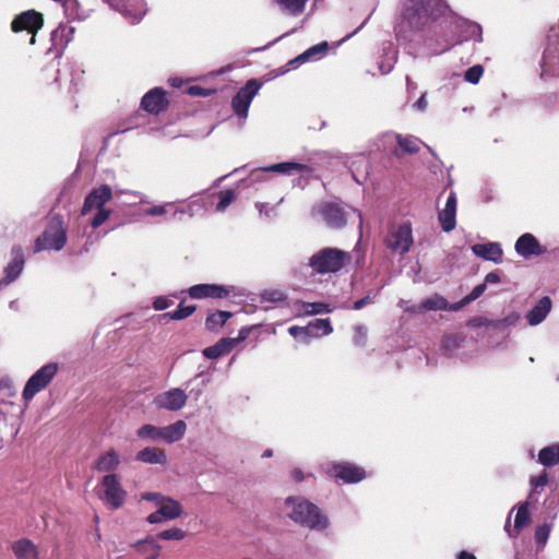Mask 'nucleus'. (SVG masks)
<instances>
[{
	"instance_id": "774afa93",
	"label": "nucleus",
	"mask_w": 559,
	"mask_h": 559,
	"mask_svg": "<svg viewBox=\"0 0 559 559\" xmlns=\"http://www.w3.org/2000/svg\"><path fill=\"white\" fill-rule=\"evenodd\" d=\"M263 298L271 302H277V301H284L286 299V296L284 293H282L280 290H272V292H266L263 295Z\"/></svg>"
},
{
	"instance_id": "cd10ccee",
	"label": "nucleus",
	"mask_w": 559,
	"mask_h": 559,
	"mask_svg": "<svg viewBox=\"0 0 559 559\" xmlns=\"http://www.w3.org/2000/svg\"><path fill=\"white\" fill-rule=\"evenodd\" d=\"M187 424L185 420H177L168 426L163 427V441L166 443H175L181 440L186 433Z\"/></svg>"
},
{
	"instance_id": "473e14b6",
	"label": "nucleus",
	"mask_w": 559,
	"mask_h": 559,
	"mask_svg": "<svg viewBox=\"0 0 559 559\" xmlns=\"http://www.w3.org/2000/svg\"><path fill=\"white\" fill-rule=\"evenodd\" d=\"M133 547L138 552L145 555L146 559H156L160 550V546L154 536H147L142 540H138Z\"/></svg>"
},
{
	"instance_id": "7ed1b4c3",
	"label": "nucleus",
	"mask_w": 559,
	"mask_h": 559,
	"mask_svg": "<svg viewBox=\"0 0 559 559\" xmlns=\"http://www.w3.org/2000/svg\"><path fill=\"white\" fill-rule=\"evenodd\" d=\"M476 352V341L464 332L451 333L442 337L441 353L448 359L468 364L475 358Z\"/></svg>"
},
{
	"instance_id": "c03bdc74",
	"label": "nucleus",
	"mask_w": 559,
	"mask_h": 559,
	"mask_svg": "<svg viewBox=\"0 0 559 559\" xmlns=\"http://www.w3.org/2000/svg\"><path fill=\"white\" fill-rule=\"evenodd\" d=\"M197 310L195 305H183V302H180L176 310L165 313V317H169L171 320H183L191 314H193Z\"/></svg>"
},
{
	"instance_id": "bf43d9fd",
	"label": "nucleus",
	"mask_w": 559,
	"mask_h": 559,
	"mask_svg": "<svg viewBox=\"0 0 559 559\" xmlns=\"http://www.w3.org/2000/svg\"><path fill=\"white\" fill-rule=\"evenodd\" d=\"M307 60L305 58V55L304 52L298 55L297 57L293 58L292 60H289L284 68H281L280 69V74H285L287 73L288 71H290L292 69H296L297 67H299L300 64H304L306 63Z\"/></svg>"
},
{
	"instance_id": "bb28decb",
	"label": "nucleus",
	"mask_w": 559,
	"mask_h": 559,
	"mask_svg": "<svg viewBox=\"0 0 559 559\" xmlns=\"http://www.w3.org/2000/svg\"><path fill=\"white\" fill-rule=\"evenodd\" d=\"M75 28L73 26L60 23L59 26L51 32L50 40L55 48L64 49L72 40Z\"/></svg>"
},
{
	"instance_id": "13d9d810",
	"label": "nucleus",
	"mask_w": 559,
	"mask_h": 559,
	"mask_svg": "<svg viewBox=\"0 0 559 559\" xmlns=\"http://www.w3.org/2000/svg\"><path fill=\"white\" fill-rule=\"evenodd\" d=\"M288 333L293 337L298 338V340L302 341L304 343H309L307 325H305V326L293 325L288 329Z\"/></svg>"
},
{
	"instance_id": "423d86ee",
	"label": "nucleus",
	"mask_w": 559,
	"mask_h": 559,
	"mask_svg": "<svg viewBox=\"0 0 559 559\" xmlns=\"http://www.w3.org/2000/svg\"><path fill=\"white\" fill-rule=\"evenodd\" d=\"M384 243L392 253L403 257L409 252L414 243L412 223L406 221L399 226H392L384 237Z\"/></svg>"
},
{
	"instance_id": "20e7f679",
	"label": "nucleus",
	"mask_w": 559,
	"mask_h": 559,
	"mask_svg": "<svg viewBox=\"0 0 559 559\" xmlns=\"http://www.w3.org/2000/svg\"><path fill=\"white\" fill-rule=\"evenodd\" d=\"M67 230L60 215L50 218L43 234L35 241V251L55 250L60 251L67 243Z\"/></svg>"
},
{
	"instance_id": "4be33fe9",
	"label": "nucleus",
	"mask_w": 559,
	"mask_h": 559,
	"mask_svg": "<svg viewBox=\"0 0 559 559\" xmlns=\"http://www.w3.org/2000/svg\"><path fill=\"white\" fill-rule=\"evenodd\" d=\"M456 194L454 191H451L448 195L444 209L438 213V221L444 233L452 231L456 226Z\"/></svg>"
},
{
	"instance_id": "c85d7f7f",
	"label": "nucleus",
	"mask_w": 559,
	"mask_h": 559,
	"mask_svg": "<svg viewBox=\"0 0 559 559\" xmlns=\"http://www.w3.org/2000/svg\"><path fill=\"white\" fill-rule=\"evenodd\" d=\"M12 550L16 559H38L36 546L27 538L15 542Z\"/></svg>"
},
{
	"instance_id": "393cba45",
	"label": "nucleus",
	"mask_w": 559,
	"mask_h": 559,
	"mask_svg": "<svg viewBox=\"0 0 559 559\" xmlns=\"http://www.w3.org/2000/svg\"><path fill=\"white\" fill-rule=\"evenodd\" d=\"M397 61V50L392 41H384L382 44V56L378 63V68L382 74L390 73Z\"/></svg>"
},
{
	"instance_id": "4468645a",
	"label": "nucleus",
	"mask_w": 559,
	"mask_h": 559,
	"mask_svg": "<svg viewBox=\"0 0 559 559\" xmlns=\"http://www.w3.org/2000/svg\"><path fill=\"white\" fill-rule=\"evenodd\" d=\"M110 8L120 12L131 24H138L146 13L144 0H133V3L123 0H105Z\"/></svg>"
},
{
	"instance_id": "a18cd8bd",
	"label": "nucleus",
	"mask_w": 559,
	"mask_h": 559,
	"mask_svg": "<svg viewBox=\"0 0 559 559\" xmlns=\"http://www.w3.org/2000/svg\"><path fill=\"white\" fill-rule=\"evenodd\" d=\"M397 144L403 152L414 154L419 151L418 140L413 136L396 135Z\"/></svg>"
},
{
	"instance_id": "c756f323",
	"label": "nucleus",
	"mask_w": 559,
	"mask_h": 559,
	"mask_svg": "<svg viewBox=\"0 0 559 559\" xmlns=\"http://www.w3.org/2000/svg\"><path fill=\"white\" fill-rule=\"evenodd\" d=\"M120 464V459L115 450L102 454L95 463V469L100 473L114 472Z\"/></svg>"
},
{
	"instance_id": "603ef678",
	"label": "nucleus",
	"mask_w": 559,
	"mask_h": 559,
	"mask_svg": "<svg viewBox=\"0 0 559 559\" xmlns=\"http://www.w3.org/2000/svg\"><path fill=\"white\" fill-rule=\"evenodd\" d=\"M176 202H166L159 205H153L144 210V215L147 216H163L168 213L169 209H174Z\"/></svg>"
},
{
	"instance_id": "f3484780",
	"label": "nucleus",
	"mask_w": 559,
	"mask_h": 559,
	"mask_svg": "<svg viewBox=\"0 0 559 559\" xmlns=\"http://www.w3.org/2000/svg\"><path fill=\"white\" fill-rule=\"evenodd\" d=\"M188 396L183 390L175 388L155 396L154 404L158 408L177 412L187 403Z\"/></svg>"
},
{
	"instance_id": "a19ab883",
	"label": "nucleus",
	"mask_w": 559,
	"mask_h": 559,
	"mask_svg": "<svg viewBox=\"0 0 559 559\" xmlns=\"http://www.w3.org/2000/svg\"><path fill=\"white\" fill-rule=\"evenodd\" d=\"M520 320L521 316L518 312H511L501 319H492L491 329L500 332L509 331L514 328Z\"/></svg>"
},
{
	"instance_id": "6ab92c4d",
	"label": "nucleus",
	"mask_w": 559,
	"mask_h": 559,
	"mask_svg": "<svg viewBox=\"0 0 559 559\" xmlns=\"http://www.w3.org/2000/svg\"><path fill=\"white\" fill-rule=\"evenodd\" d=\"M167 107L166 91L162 87L152 88L141 99V108L153 115L163 112Z\"/></svg>"
},
{
	"instance_id": "aec40b11",
	"label": "nucleus",
	"mask_w": 559,
	"mask_h": 559,
	"mask_svg": "<svg viewBox=\"0 0 559 559\" xmlns=\"http://www.w3.org/2000/svg\"><path fill=\"white\" fill-rule=\"evenodd\" d=\"M319 213L325 224L333 229H340L346 224V213L338 204L325 202L319 207Z\"/></svg>"
},
{
	"instance_id": "680f3d73",
	"label": "nucleus",
	"mask_w": 559,
	"mask_h": 559,
	"mask_svg": "<svg viewBox=\"0 0 559 559\" xmlns=\"http://www.w3.org/2000/svg\"><path fill=\"white\" fill-rule=\"evenodd\" d=\"M548 484V474L546 471H544L538 476H533L530 479V485L532 487V490H535L539 487H545Z\"/></svg>"
},
{
	"instance_id": "a878e982",
	"label": "nucleus",
	"mask_w": 559,
	"mask_h": 559,
	"mask_svg": "<svg viewBox=\"0 0 559 559\" xmlns=\"http://www.w3.org/2000/svg\"><path fill=\"white\" fill-rule=\"evenodd\" d=\"M135 460L146 464H160L164 465L167 462L166 452L155 447H146L140 450Z\"/></svg>"
},
{
	"instance_id": "39448f33",
	"label": "nucleus",
	"mask_w": 559,
	"mask_h": 559,
	"mask_svg": "<svg viewBox=\"0 0 559 559\" xmlns=\"http://www.w3.org/2000/svg\"><path fill=\"white\" fill-rule=\"evenodd\" d=\"M345 258V251L326 247L312 254L308 265L317 274L336 273L344 266Z\"/></svg>"
},
{
	"instance_id": "4c0bfd02",
	"label": "nucleus",
	"mask_w": 559,
	"mask_h": 559,
	"mask_svg": "<svg viewBox=\"0 0 559 559\" xmlns=\"http://www.w3.org/2000/svg\"><path fill=\"white\" fill-rule=\"evenodd\" d=\"M204 206L203 201L199 199H192L189 203L182 206H177V203L174 206L173 217L179 221L182 219L183 215H188L189 217H193L195 213L202 210Z\"/></svg>"
},
{
	"instance_id": "79ce46f5",
	"label": "nucleus",
	"mask_w": 559,
	"mask_h": 559,
	"mask_svg": "<svg viewBox=\"0 0 559 559\" xmlns=\"http://www.w3.org/2000/svg\"><path fill=\"white\" fill-rule=\"evenodd\" d=\"M329 50V43L321 41L304 51L307 62L322 59Z\"/></svg>"
},
{
	"instance_id": "ddd939ff",
	"label": "nucleus",
	"mask_w": 559,
	"mask_h": 559,
	"mask_svg": "<svg viewBox=\"0 0 559 559\" xmlns=\"http://www.w3.org/2000/svg\"><path fill=\"white\" fill-rule=\"evenodd\" d=\"M44 25L43 14L35 10H27L15 16L11 23L14 33L27 31L32 34L31 44H35V34Z\"/></svg>"
},
{
	"instance_id": "f03ea898",
	"label": "nucleus",
	"mask_w": 559,
	"mask_h": 559,
	"mask_svg": "<svg viewBox=\"0 0 559 559\" xmlns=\"http://www.w3.org/2000/svg\"><path fill=\"white\" fill-rule=\"evenodd\" d=\"M285 504L292 508L288 516L304 527L323 532L330 526L328 515L317 504L302 497H288Z\"/></svg>"
},
{
	"instance_id": "052dcab7",
	"label": "nucleus",
	"mask_w": 559,
	"mask_h": 559,
	"mask_svg": "<svg viewBox=\"0 0 559 559\" xmlns=\"http://www.w3.org/2000/svg\"><path fill=\"white\" fill-rule=\"evenodd\" d=\"M167 496H164L159 492H144L142 493L141 496V499L142 500H146V501H153L155 502L157 509L159 508V506L163 503V502H166L167 501Z\"/></svg>"
},
{
	"instance_id": "4d7b16f0",
	"label": "nucleus",
	"mask_w": 559,
	"mask_h": 559,
	"mask_svg": "<svg viewBox=\"0 0 559 559\" xmlns=\"http://www.w3.org/2000/svg\"><path fill=\"white\" fill-rule=\"evenodd\" d=\"M187 93L194 97H207L215 93V90L205 88L200 85H191L187 88Z\"/></svg>"
},
{
	"instance_id": "b1692460",
	"label": "nucleus",
	"mask_w": 559,
	"mask_h": 559,
	"mask_svg": "<svg viewBox=\"0 0 559 559\" xmlns=\"http://www.w3.org/2000/svg\"><path fill=\"white\" fill-rule=\"evenodd\" d=\"M552 308V300L549 296L542 297L531 310L527 311L525 318L531 326L540 324Z\"/></svg>"
},
{
	"instance_id": "864d4df0",
	"label": "nucleus",
	"mask_w": 559,
	"mask_h": 559,
	"mask_svg": "<svg viewBox=\"0 0 559 559\" xmlns=\"http://www.w3.org/2000/svg\"><path fill=\"white\" fill-rule=\"evenodd\" d=\"M236 199V194L233 190H226L219 193V201L216 204L217 212H224L231 202Z\"/></svg>"
},
{
	"instance_id": "0e129e2a",
	"label": "nucleus",
	"mask_w": 559,
	"mask_h": 559,
	"mask_svg": "<svg viewBox=\"0 0 559 559\" xmlns=\"http://www.w3.org/2000/svg\"><path fill=\"white\" fill-rule=\"evenodd\" d=\"M367 340V329L364 325H357L355 328L354 343L357 346H364Z\"/></svg>"
},
{
	"instance_id": "412c9836",
	"label": "nucleus",
	"mask_w": 559,
	"mask_h": 559,
	"mask_svg": "<svg viewBox=\"0 0 559 559\" xmlns=\"http://www.w3.org/2000/svg\"><path fill=\"white\" fill-rule=\"evenodd\" d=\"M182 513V507L179 501L167 498L166 502H163L159 508L147 516V522L151 524H157L163 521L175 520Z\"/></svg>"
},
{
	"instance_id": "09e8293b",
	"label": "nucleus",
	"mask_w": 559,
	"mask_h": 559,
	"mask_svg": "<svg viewBox=\"0 0 559 559\" xmlns=\"http://www.w3.org/2000/svg\"><path fill=\"white\" fill-rule=\"evenodd\" d=\"M186 536V533L180 530V528H177V527H173V528H169V530H165V531H162L160 533H158L156 536H154L157 539H163V540H181L183 539Z\"/></svg>"
},
{
	"instance_id": "3c124183",
	"label": "nucleus",
	"mask_w": 559,
	"mask_h": 559,
	"mask_svg": "<svg viewBox=\"0 0 559 559\" xmlns=\"http://www.w3.org/2000/svg\"><path fill=\"white\" fill-rule=\"evenodd\" d=\"M484 73L481 64H475L464 72V79L471 84H477Z\"/></svg>"
},
{
	"instance_id": "37998d69",
	"label": "nucleus",
	"mask_w": 559,
	"mask_h": 559,
	"mask_svg": "<svg viewBox=\"0 0 559 559\" xmlns=\"http://www.w3.org/2000/svg\"><path fill=\"white\" fill-rule=\"evenodd\" d=\"M486 284L481 283L476 285L469 294H467L464 298H462L460 301L455 302V306L453 307L454 310H461L465 306L469 305L471 302L478 299L486 290Z\"/></svg>"
},
{
	"instance_id": "ea45409f",
	"label": "nucleus",
	"mask_w": 559,
	"mask_h": 559,
	"mask_svg": "<svg viewBox=\"0 0 559 559\" xmlns=\"http://www.w3.org/2000/svg\"><path fill=\"white\" fill-rule=\"evenodd\" d=\"M136 436L140 439L150 440L153 442L163 441V427L145 424L138 429Z\"/></svg>"
},
{
	"instance_id": "f704fd0d",
	"label": "nucleus",
	"mask_w": 559,
	"mask_h": 559,
	"mask_svg": "<svg viewBox=\"0 0 559 559\" xmlns=\"http://www.w3.org/2000/svg\"><path fill=\"white\" fill-rule=\"evenodd\" d=\"M455 306L454 304H450L443 296L441 295H433L431 297H428L421 301V309H426L427 311H439V310H447V311H453L456 310L453 309Z\"/></svg>"
},
{
	"instance_id": "9d476101",
	"label": "nucleus",
	"mask_w": 559,
	"mask_h": 559,
	"mask_svg": "<svg viewBox=\"0 0 559 559\" xmlns=\"http://www.w3.org/2000/svg\"><path fill=\"white\" fill-rule=\"evenodd\" d=\"M329 474L343 484H358L367 477L364 467L350 462L333 463L329 468Z\"/></svg>"
},
{
	"instance_id": "2f4dec72",
	"label": "nucleus",
	"mask_w": 559,
	"mask_h": 559,
	"mask_svg": "<svg viewBox=\"0 0 559 559\" xmlns=\"http://www.w3.org/2000/svg\"><path fill=\"white\" fill-rule=\"evenodd\" d=\"M308 338H318L333 332L330 319H313L307 324Z\"/></svg>"
},
{
	"instance_id": "e2e57ef3",
	"label": "nucleus",
	"mask_w": 559,
	"mask_h": 559,
	"mask_svg": "<svg viewBox=\"0 0 559 559\" xmlns=\"http://www.w3.org/2000/svg\"><path fill=\"white\" fill-rule=\"evenodd\" d=\"M173 305V300L169 299L167 296H158L155 297L153 300V308L156 311H162L167 308H169Z\"/></svg>"
},
{
	"instance_id": "58836bf2",
	"label": "nucleus",
	"mask_w": 559,
	"mask_h": 559,
	"mask_svg": "<svg viewBox=\"0 0 559 559\" xmlns=\"http://www.w3.org/2000/svg\"><path fill=\"white\" fill-rule=\"evenodd\" d=\"M514 509H516V514L514 519L515 528L521 532L525 526H527L531 523L532 520L528 510V502H520L515 507H513L511 511L513 512Z\"/></svg>"
},
{
	"instance_id": "6e6d98bb",
	"label": "nucleus",
	"mask_w": 559,
	"mask_h": 559,
	"mask_svg": "<svg viewBox=\"0 0 559 559\" xmlns=\"http://www.w3.org/2000/svg\"><path fill=\"white\" fill-rule=\"evenodd\" d=\"M549 535H550V525H548L547 523L538 525L535 530L536 543L542 546H544L547 543Z\"/></svg>"
},
{
	"instance_id": "0eeeda50",
	"label": "nucleus",
	"mask_w": 559,
	"mask_h": 559,
	"mask_svg": "<svg viewBox=\"0 0 559 559\" xmlns=\"http://www.w3.org/2000/svg\"><path fill=\"white\" fill-rule=\"evenodd\" d=\"M59 370L57 362H48L36 370L26 381L22 397L31 401L37 393L43 391L52 381Z\"/></svg>"
},
{
	"instance_id": "f8f14e48",
	"label": "nucleus",
	"mask_w": 559,
	"mask_h": 559,
	"mask_svg": "<svg viewBox=\"0 0 559 559\" xmlns=\"http://www.w3.org/2000/svg\"><path fill=\"white\" fill-rule=\"evenodd\" d=\"M102 485L104 487L103 500L114 510L121 508L124 503L127 492L122 488L116 474L106 475Z\"/></svg>"
},
{
	"instance_id": "9b49d317",
	"label": "nucleus",
	"mask_w": 559,
	"mask_h": 559,
	"mask_svg": "<svg viewBox=\"0 0 559 559\" xmlns=\"http://www.w3.org/2000/svg\"><path fill=\"white\" fill-rule=\"evenodd\" d=\"M25 266L24 250L15 245L10 251V261L3 269V277L0 280V289L14 283L22 274Z\"/></svg>"
},
{
	"instance_id": "dca6fc26",
	"label": "nucleus",
	"mask_w": 559,
	"mask_h": 559,
	"mask_svg": "<svg viewBox=\"0 0 559 559\" xmlns=\"http://www.w3.org/2000/svg\"><path fill=\"white\" fill-rule=\"evenodd\" d=\"M233 286L221 284H197L187 290L192 299L214 298L225 299L233 292Z\"/></svg>"
},
{
	"instance_id": "5fc2aeb1",
	"label": "nucleus",
	"mask_w": 559,
	"mask_h": 559,
	"mask_svg": "<svg viewBox=\"0 0 559 559\" xmlns=\"http://www.w3.org/2000/svg\"><path fill=\"white\" fill-rule=\"evenodd\" d=\"M110 215H111L110 209H107V207L98 209V210H96L95 215L92 217L90 225L93 228H98L109 218Z\"/></svg>"
},
{
	"instance_id": "f257e3e1",
	"label": "nucleus",
	"mask_w": 559,
	"mask_h": 559,
	"mask_svg": "<svg viewBox=\"0 0 559 559\" xmlns=\"http://www.w3.org/2000/svg\"><path fill=\"white\" fill-rule=\"evenodd\" d=\"M394 34L413 58L439 56L462 40L483 41L481 26L457 15L444 0H402Z\"/></svg>"
},
{
	"instance_id": "5701e85b",
	"label": "nucleus",
	"mask_w": 559,
	"mask_h": 559,
	"mask_svg": "<svg viewBox=\"0 0 559 559\" xmlns=\"http://www.w3.org/2000/svg\"><path fill=\"white\" fill-rule=\"evenodd\" d=\"M471 250L476 257L485 261H491L497 264L502 262L503 250L499 242L475 243L471 247Z\"/></svg>"
},
{
	"instance_id": "6e6552de",
	"label": "nucleus",
	"mask_w": 559,
	"mask_h": 559,
	"mask_svg": "<svg viewBox=\"0 0 559 559\" xmlns=\"http://www.w3.org/2000/svg\"><path fill=\"white\" fill-rule=\"evenodd\" d=\"M261 87L262 83L259 80L250 79L233 97L231 108L239 120L245 121L247 119L250 105Z\"/></svg>"
},
{
	"instance_id": "72a5a7b5",
	"label": "nucleus",
	"mask_w": 559,
	"mask_h": 559,
	"mask_svg": "<svg viewBox=\"0 0 559 559\" xmlns=\"http://www.w3.org/2000/svg\"><path fill=\"white\" fill-rule=\"evenodd\" d=\"M538 463L545 467H552L559 464V443L544 447L538 452Z\"/></svg>"
},
{
	"instance_id": "49530a36",
	"label": "nucleus",
	"mask_w": 559,
	"mask_h": 559,
	"mask_svg": "<svg viewBox=\"0 0 559 559\" xmlns=\"http://www.w3.org/2000/svg\"><path fill=\"white\" fill-rule=\"evenodd\" d=\"M293 15H298L305 10L306 0H275Z\"/></svg>"
},
{
	"instance_id": "de8ad7c7",
	"label": "nucleus",
	"mask_w": 559,
	"mask_h": 559,
	"mask_svg": "<svg viewBox=\"0 0 559 559\" xmlns=\"http://www.w3.org/2000/svg\"><path fill=\"white\" fill-rule=\"evenodd\" d=\"M304 311L306 314L314 316L321 313H329L332 311L330 306L322 301L307 302L304 305Z\"/></svg>"
},
{
	"instance_id": "1a4fd4ad",
	"label": "nucleus",
	"mask_w": 559,
	"mask_h": 559,
	"mask_svg": "<svg viewBox=\"0 0 559 559\" xmlns=\"http://www.w3.org/2000/svg\"><path fill=\"white\" fill-rule=\"evenodd\" d=\"M253 326H242L237 337H223L214 345L205 347L202 354L207 359H217L230 353L236 345L247 340Z\"/></svg>"
},
{
	"instance_id": "2eb2a0df",
	"label": "nucleus",
	"mask_w": 559,
	"mask_h": 559,
	"mask_svg": "<svg viewBox=\"0 0 559 559\" xmlns=\"http://www.w3.org/2000/svg\"><path fill=\"white\" fill-rule=\"evenodd\" d=\"M111 198L112 189L109 185L103 183L97 188H93L84 199L81 215H86L93 210L104 209Z\"/></svg>"
},
{
	"instance_id": "69168bd1",
	"label": "nucleus",
	"mask_w": 559,
	"mask_h": 559,
	"mask_svg": "<svg viewBox=\"0 0 559 559\" xmlns=\"http://www.w3.org/2000/svg\"><path fill=\"white\" fill-rule=\"evenodd\" d=\"M549 58H550V51L549 50H545L544 53H543V57H542V60H540V68H542V72L539 74V78L542 80H544L546 78V75H548L550 73V70H549V67H550V62H549Z\"/></svg>"
},
{
	"instance_id": "e433bc0d",
	"label": "nucleus",
	"mask_w": 559,
	"mask_h": 559,
	"mask_svg": "<svg viewBox=\"0 0 559 559\" xmlns=\"http://www.w3.org/2000/svg\"><path fill=\"white\" fill-rule=\"evenodd\" d=\"M61 4L69 20L84 21L88 17V12L81 8L78 0H63Z\"/></svg>"
},
{
	"instance_id": "7c9ffc66",
	"label": "nucleus",
	"mask_w": 559,
	"mask_h": 559,
	"mask_svg": "<svg viewBox=\"0 0 559 559\" xmlns=\"http://www.w3.org/2000/svg\"><path fill=\"white\" fill-rule=\"evenodd\" d=\"M308 167L304 164L296 163L293 160L282 162L277 164H272L261 168V171L265 173H276L281 175H292L293 173H301L306 170Z\"/></svg>"
},
{
	"instance_id": "8fccbe9b",
	"label": "nucleus",
	"mask_w": 559,
	"mask_h": 559,
	"mask_svg": "<svg viewBox=\"0 0 559 559\" xmlns=\"http://www.w3.org/2000/svg\"><path fill=\"white\" fill-rule=\"evenodd\" d=\"M119 194H124L128 197V201H127V204L129 205H134L136 204L138 202L139 203H150L147 197L139 191H134V190H120L118 192Z\"/></svg>"
},
{
	"instance_id": "a211bd4d",
	"label": "nucleus",
	"mask_w": 559,
	"mask_h": 559,
	"mask_svg": "<svg viewBox=\"0 0 559 559\" xmlns=\"http://www.w3.org/2000/svg\"><path fill=\"white\" fill-rule=\"evenodd\" d=\"M514 249L520 257L525 259L539 257L547 252V248L540 245L537 238L531 233L521 235L515 241Z\"/></svg>"
},
{
	"instance_id": "338daca9",
	"label": "nucleus",
	"mask_w": 559,
	"mask_h": 559,
	"mask_svg": "<svg viewBox=\"0 0 559 559\" xmlns=\"http://www.w3.org/2000/svg\"><path fill=\"white\" fill-rule=\"evenodd\" d=\"M491 322H492V319H488L486 317H475V318H472L469 321H468V325L473 326V328H489L491 329Z\"/></svg>"
},
{
	"instance_id": "c9c22d12",
	"label": "nucleus",
	"mask_w": 559,
	"mask_h": 559,
	"mask_svg": "<svg viewBox=\"0 0 559 559\" xmlns=\"http://www.w3.org/2000/svg\"><path fill=\"white\" fill-rule=\"evenodd\" d=\"M233 317L230 311L226 310H215L210 312L205 319V328L211 332L218 331L228 319Z\"/></svg>"
}]
</instances>
